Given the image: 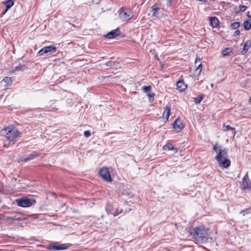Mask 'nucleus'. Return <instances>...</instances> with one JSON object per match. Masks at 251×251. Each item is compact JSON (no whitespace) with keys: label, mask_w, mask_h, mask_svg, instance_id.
Masks as SVG:
<instances>
[{"label":"nucleus","mask_w":251,"mask_h":251,"mask_svg":"<svg viewBox=\"0 0 251 251\" xmlns=\"http://www.w3.org/2000/svg\"><path fill=\"white\" fill-rule=\"evenodd\" d=\"M152 17L158 18L159 17V14L158 13V10L159 9V8L157 6V4L155 3L153 4L152 7Z\"/></svg>","instance_id":"18"},{"label":"nucleus","mask_w":251,"mask_h":251,"mask_svg":"<svg viewBox=\"0 0 251 251\" xmlns=\"http://www.w3.org/2000/svg\"><path fill=\"white\" fill-rule=\"evenodd\" d=\"M120 28L117 27L115 29L109 32L107 34L104 35V37L107 39H113L118 36L120 34Z\"/></svg>","instance_id":"12"},{"label":"nucleus","mask_w":251,"mask_h":251,"mask_svg":"<svg viewBox=\"0 0 251 251\" xmlns=\"http://www.w3.org/2000/svg\"><path fill=\"white\" fill-rule=\"evenodd\" d=\"M130 10L124 7L119 10V17L123 21H127L131 19L132 15Z\"/></svg>","instance_id":"6"},{"label":"nucleus","mask_w":251,"mask_h":251,"mask_svg":"<svg viewBox=\"0 0 251 251\" xmlns=\"http://www.w3.org/2000/svg\"><path fill=\"white\" fill-rule=\"evenodd\" d=\"M21 68H22V66H21L20 65L15 68L14 71H19L21 70Z\"/></svg>","instance_id":"34"},{"label":"nucleus","mask_w":251,"mask_h":251,"mask_svg":"<svg viewBox=\"0 0 251 251\" xmlns=\"http://www.w3.org/2000/svg\"><path fill=\"white\" fill-rule=\"evenodd\" d=\"M232 52L231 48H226L222 50V54L224 56L230 55Z\"/></svg>","instance_id":"21"},{"label":"nucleus","mask_w":251,"mask_h":251,"mask_svg":"<svg viewBox=\"0 0 251 251\" xmlns=\"http://www.w3.org/2000/svg\"><path fill=\"white\" fill-rule=\"evenodd\" d=\"M8 220H15L17 221H21L23 220V218L22 217L15 216H8L6 218Z\"/></svg>","instance_id":"26"},{"label":"nucleus","mask_w":251,"mask_h":251,"mask_svg":"<svg viewBox=\"0 0 251 251\" xmlns=\"http://www.w3.org/2000/svg\"><path fill=\"white\" fill-rule=\"evenodd\" d=\"M52 108H54V109H58L56 106H52Z\"/></svg>","instance_id":"40"},{"label":"nucleus","mask_w":251,"mask_h":251,"mask_svg":"<svg viewBox=\"0 0 251 251\" xmlns=\"http://www.w3.org/2000/svg\"><path fill=\"white\" fill-rule=\"evenodd\" d=\"M213 150L217 152V154L215 158L218 162L220 167L226 168L230 165V161L227 158V151L226 148L223 149L221 145L216 143L213 147Z\"/></svg>","instance_id":"1"},{"label":"nucleus","mask_w":251,"mask_h":251,"mask_svg":"<svg viewBox=\"0 0 251 251\" xmlns=\"http://www.w3.org/2000/svg\"><path fill=\"white\" fill-rule=\"evenodd\" d=\"M2 133L4 134L6 139L12 142L17 138L21 137L22 133H21L18 128L13 125H10L6 127L2 130Z\"/></svg>","instance_id":"3"},{"label":"nucleus","mask_w":251,"mask_h":251,"mask_svg":"<svg viewBox=\"0 0 251 251\" xmlns=\"http://www.w3.org/2000/svg\"><path fill=\"white\" fill-rule=\"evenodd\" d=\"M91 135V132H90V131L89 130H86L84 132V135L86 137H88L90 136Z\"/></svg>","instance_id":"30"},{"label":"nucleus","mask_w":251,"mask_h":251,"mask_svg":"<svg viewBox=\"0 0 251 251\" xmlns=\"http://www.w3.org/2000/svg\"><path fill=\"white\" fill-rule=\"evenodd\" d=\"M99 175L106 181L111 182L112 181L110 173L107 167H102L100 169Z\"/></svg>","instance_id":"7"},{"label":"nucleus","mask_w":251,"mask_h":251,"mask_svg":"<svg viewBox=\"0 0 251 251\" xmlns=\"http://www.w3.org/2000/svg\"><path fill=\"white\" fill-rule=\"evenodd\" d=\"M39 155V153L34 152L29 155H23L20 157V161L22 162H27L28 161L31 160L35 158V157L38 156Z\"/></svg>","instance_id":"11"},{"label":"nucleus","mask_w":251,"mask_h":251,"mask_svg":"<svg viewBox=\"0 0 251 251\" xmlns=\"http://www.w3.org/2000/svg\"><path fill=\"white\" fill-rule=\"evenodd\" d=\"M203 96L202 95H200L194 98V102L196 104L200 103L201 100H203Z\"/></svg>","instance_id":"24"},{"label":"nucleus","mask_w":251,"mask_h":251,"mask_svg":"<svg viewBox=\"0 0 251 251\" xmlns=\"http://www.w3.org/2000/svg\"><path fill=\"white\" fill-rule=\"evenodd\" d=\"M2 3L5 6L6 11H7L14 4V1L13 0H6Z\"/></svg>","instance_id":"17"},{"label":"nucleus","mask_w":251,"mask_h":251,"mask_svg":"<svg viewBox=\"0 0 251 251\" xmlns=\"http://www.w3.org/2000/svg\"><path fill=\"white\" fill-rule=\"evenodd\" d=\"M247 8V6L245 5H240L239 10L240 11H244Z\"/></svg>","instance_id":"31"},{"label":"nucleus","mask_w":251,"mask_h":251,"mask_svg":"<svg viewBox=\"0 0 251 251\" xmlns=\"http://www.w3.org/2000/svg\"><path fill=\"white\" fill-rule=\"evenodd\" d=\"M248 190L251 192V184L249 186V187Z\"/></svg>","instance_id":"39"},{"label":"nucleus","mask_w":251,"mask_h":251,"mask_svg":"<svg viewBox=\"0 0 251 251\" xmlns=\"http://www.w3.org/2000/svg\"><path fill=\"white\" fill-rule=\"evenodd\" d=\"M210 25L213 28H216L218 27L219 25V21L216 17H209Z\"/></svg>","instance_id":"14"},{"label":"nucleus","mask_w":251,"mask_h":251,"mask_svg":"<svg viewBox=\"0 0 251 251\" xmlns=\"http://www.w3.org/2000/svg\"><path fill=\"white\" fill-rule=\"evenodd\" d=\"M249 181L250 184L248 183V180H242V190H248L249 186L251 185V182L250 179H249Z\"/></svg>","instance_id":"22"},{"label":"nucleus","mask_w":251,"mask_h":251,"mask_svg":"<svg viewBox=\"0 0 251 251\" xmlns=\"http://www.w3.org/2000/svg\"><path fill=\"white\" fill-rule=\"evenodd\" d=\"M3 80L7 83V84H9V83H11L12 82L11 81V79L10 77H5L3 79Z\"/></svg>","instance_id":"29"},{"label":"nucleus","mask_w":251,"mask_h":251,"mask_svg":"<svg viewBox=\"0 0 251 251\" xmlns=\"http://www.w3.org/2000/svg\"><path fill=\"white\" fill-rule=\"evenodd\" d=\"M226 129L227 130L233 131V130H234L235 129L234 127H231L229 125H227L226 126Z\"/></svg>","instance_id":"32"},{"label":"nucleus","mask_w":251,"mask_h":251,"mask_svg":"<svg viewBox=\"0 0 251 251\" xmlns=\"http://www.w3.org/2000/svg\"><path fill=\"white\" fill-rule=\"evenodd\" d=\"M200 63H201V59H196L195 60V65H197L199 64H200Z\"/></svg>","instance_id":"35"},{"label":"nucleus","mask_w":251,"mask_h":251,"mask_svg":"<svg viewBox=\"0 0 251 251\" xmlns=\"http://www.w3.org/2000/svg\"><path fill=\"white\" fill-rule=\"evenodd\" d=\"M248 173H246V174L244 176V177L243 178L242 180H248Z\"/></svg>","instance_id":"36"},{"label":"nucleus","mask_w":251,"mask_h":251,"mask_svg":"<svg viewBox=\"0 0 251 251\" xmlns=\"http://www.w3.org/2000/svg\"><path fill=\"white\" fill-rule=\"evenodd\" d=\"M163 148L165 150H172L174 151L175 152H177L178 151L177 149L175 148L173 145L170 143H167L164 146Z\"/></svg>","instance_id":"19"},{"label":"nucleus","mask_w":251,"mask_h":251,"mask_svg":"<svg viewBox=\"0 0 251 251\" xmlns=\"http://www.w3.org/2000/svg\"><path fill=\"white\" fill-rule=\"evenodd\" d=\"M240 34V31L239 30H235L233 34V36H236Z\"/></svg>","instance_id":"33"},{"label":"nucleus","mask_w":251,"mask_h":251,"mask_svg":"<svg viewBox=\"0 0 251 251\" xmlns=\"http://www.w3.org/2000/svg\"><path fill=\"white\" fill-rule=\"evenodd\" d=\"M251 46V40L246 41V42L244 44L243 48L241 51V53L243 55L245 54L246 52H247V51L250 48Z\"/></svg>","instance_id":"16"},{"label":"nucleus","mask_w":251,"mask_h":251,"mask_svg":"<svg viewBox=\"0 0 251 251\" xmlns=\"http://www.w3.org/2000/svg\"><path fill=\"white\" fill-rule=\"evenodd\" d=\"M56 50V48L54 46H46L41 50H40L37 52V56H42L46 53H54Z\"/></svg>","instance_id":"8"},{"label":"nucleus","mask_w":251,"mask_h":251,"mask_svg":"<svg viewBox=\"0 0 251 251\" xmlns=\"http://www.w3.org/2000/svg\"><path fill=\"white\" fill-rule=\"evenodd\" d=\"M240 23L238 22H235L231 24L230 25L231 29H236L239 27Z\"/></svg>","instance_id":"25"},{"label":"nucleus","mask_w":251,"mask_h":251,"mask_svg":"<svg viewBox=\"0 0 251 251\" xmlns=\"http://www.w3.org/2000/svg\"><path fill=\"white\" fill-rule=\"evenodd\" d=\"M170 112H171V108H170V105L168 104L167 105L164 109V112H163V115H164L165 113H166V120H168L169 117H170Z\"/></svg>","instance_id":"20"},{"label":"nucleus","mask_w":251,"mask_h":251,"mask_svg":"<svg viewBox=\"0 0 251 251\" xmlns=\"http://www.w3.org/2000/svg\"><path fill=\"white\" fill-rule=\"evenodd\" d=\"M249 101L251 102V97L250 98Z\"/></svg>","instance_id":"41"},{"label":"nucleus","mask_w":251,"mask_h":251,"mask_svg":"<svg viewBox=\"0 0 251 251\" xmlns=\"http://www.w3.org/2000/svg\"><path fill=\"white\" fill-rule=\"evenodd\" d=\"M246 15L249 17V18H251V15H250V12L248 11L247 12V13H246Z\"/></svg>","instance_id":"37"},{"label":"nucleus","mask_w":251,"mask_h":251,"mask_svg":"<svg viewBox=\"0 0 251 251\" xmlns=\"http://www.w3.org/2000/svg\"><path fill=\"white\" fill-rule=\"evenodd\" d=\"M117 64L116 61H108L105 63V65L108 67H114Z\"/></svg>","instance_id":"27"},{"label":"nucleus","mask_w":251,"mask_h":251,"mask_svg":"<svg viewBox=\"0 0 251 251\" xmlns=\"http://www.w3.org/2000/svg\"><path fill=\"white\" fill-rule=\"evenodd\" d=\"M142 89L149 97V101L151 102L152 101L154 100L155 94L151 92V85L144 86Z\"/></svg>","instance_id":"10"},{"label":"nucleus","mask_w":251,"mask_h":251,"mask_svg":"<svg viewBox=\"0 0 251 251\" xmlns=\"http://www.w3.org/2000/svg\"><path fill=\"white\" fill-rule=\"evenodd\" d=\"M201 68H202L201 63H200V64H198L197 68L196 69V72H197L199 73H200V72L201 71Z\"/></svg>","instance_id":"28"},{"label":"nucleus","mask_w":251,"mask_h":251,"mask_svg":"<svg viewBox=\"0 0 251 251\" xmlns=\"http://www.w3.org/2000/svg\"><path fill=\"white\" fill-rule=\"evenodd\" d=\"M176 86L179 91H182L186 88L187 85L185 84L183 80H179L176 82Z\"/></svg>","instance_id":"15"},{"label":"nucleus","mask_w":251,"mask_h":251,"mask_svg":"<svg viewBox=\"0 0 251 251\" xmlns=\"http://www.w3.org/2000/svg\"><path fill=\"white\" fill-rule=\"evenodd\" d=\"M174 129L177 132L181 131L184 128V125L179 118H177L173 123Z\"/></svg>","instance_id":"9"},{"label":"nucleus","mask_w":251,"mask_h":251,"mask_svg":"<svg viewBox=\"0 0 251 251\" xmlns=\"http://www.w3.org/2000/svg\"><path fill=\"white\" fill-rule=\"evenodd\" d=\"M68 248V246L65 245V244H60L58 245H50L48 248L50 250L52 251L64 250H67Z\"/></svg>","instance_id":"13"},{"label":"nucleus","mask_w":251,"mask_h":251,"mask_svg":"<svg viewBox=\"0 0 251 251\" xmlns=\"http://www.w3.org/2000/svg\"><path fill=\"white\" fill-rule=\"evenodd\" d=\"M105 210L108 214H111L114 216L118 215L123 212L122 209L118 210L116 204H113L110 202L106 204Z\"/></svg>","instance_id":"5"},{"label":"nucleus","mask_w":251,"mask_h":251,"mask_svg":"<svg viewBox=\"0 0 251 251\" xmlns=\"http://www.w3.org/2000/svg\"><path fill=\"white\" fill-rule=\"evenodd\" d=\"M208 230L203 226H200L190 229L189 233L196 242L202 243L208 239Z\"/></svg>","instance_id":"2"},{"label":"nucleus","mask_w":251,"mask_h":251,"mask_svg":"<svg viewBox=\"0 0 251 251\" xmlns=\"http://www.w3.org/2000/svg\"><path fill=\"white\" fill-rule=\"evenodd\" d=\"M6 12H7V11H6V9H5V10L2 13L1 15L2 16L4 15Z\"/></svg>","instance_id":"38"},{"label":"nucleus","mask_w":251,"mask_h":251,"mask_svg":"<svg viewBox=\"0 0 251 251\" xmlns=\"http://www.w3.org/2000/svg\"><path fill=\"white\" fill-rule=\"evenodd\" d=\"M35 201L31 199H28L25 197H23L16 200V202L18 205L22 207H29L31 206L35 203Z\"/></svg>","instance_id":"4"},{"label":"nucleus","mask_w":251,"mask_h":251,"mask_svg":"<svg viewBox=\"0 0 251 251\" xmlns=\"http://www.w3.org/2000/svg\"><path fill=\"white\" fill-rule=\"evenodd\" d=\"M243 26L246 30H249L251 28V24L249 21L246 20L243 23Z\"/></svg>","instance_id":"23"}]
</instances>
